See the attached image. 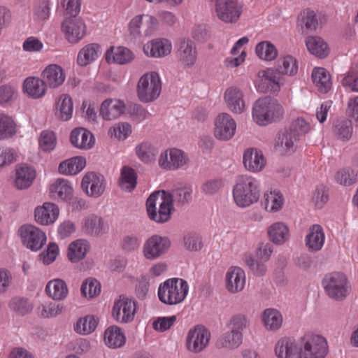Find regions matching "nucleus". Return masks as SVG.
Returning <instances> with one entry per match:
<instances>
[{
	"instance_id": "nucleus-23",
	"label": "nucleus",
	"mask_w": 358,
	"mask_h": 358,
	"mask_svg": "<svg viewBox=\"0 0 358 358\" xmlns=\"http://www.w3.org/2000/svg\"><path fill=\"white\" fill-rule=\"evenodd\" d=\"M299 140L288 129H285L278 133L274 148L275 150L282 155L294 152L296 148Z\"/></svg>"
},
{
	"instance_id": "nucleus-14",
	"label": "nucleus",
	"mask_w": 358,
	"mask_h": 358,
	"mask_svg": "<svg viewBox=\"0 0 358 358\" xmlns=\"http://www.w3.org/2000/svg\"><path fill=\"white\" fill-rule=\"evenodd\" d=\"M300 341L299 337H282L275 344V355L278 358H299Z\"/></svg>"
},
{
	"instance_id": "nucleus-46",
	"label": "nucleus",
	"mask_w": 358,
	"mask_h": 358,
	"mask_svg": "<svg viewBox=\"0 0 358 358\" xmlns=\"http://www.w3.org/2000/svg\"><path fill=\"white\" fill-rule=\"evenodd\" d=\"M136 173L135 171L128 166H124L121 171L120 186L122 189L127 192L132 191L136 186Z\"/></svg>"
},
{
	"instance_id": "nucleus-28",
	"label": "nucleus",
	"mask_w": 358,
	"mask_h": 358,
	"mask_svg": "<svg viewBox=\"0 0 358 358\" xmlns=\"http://www.w3.org/2000/svg\"><path fill=\"white\" fill-rule=\"evenodd\" d=\"M23 90L31 98L39 99L45 95L46 85L43 78L30 76L24 80Z\"/></svg>"
},
{
	"instance_id": "nucleus-43",
	"label": "nucleus",
	"mask_w": 358,
	"mask_h": 358,
	"mask_svg": "<svg viewBox=\"0 0 358 358\" xmlns=\"http://www.w3.org/2000/svg\"><path fill=\"white\" fill-rule=\"evenodd\" d=\"M306 46L309 52L320 58H324L329 53L327 44L318 36H309L306 41Z\"/></svg>"
},
{
	"instance_id": "nucleus-17",
	"label": "nucleus",
	"mask_w": 358,
	"mask_h": 358,
	"mask_svg": "<svg viewBox=\"0 0 358 358\" xmlns=\"http://www.w3.org/2000/svg\"><path fill=\"white\" fill-rule=\"evenodd\" d=\"M243 163L247 171L259 173L265 167L266 161L261 150L248 148L244 151Z\"/></svg>"
},
{
	"instance_id": "nucleus-60",
	"label": "nucleus",
	"mask_w": 358,
	"mask_h": 358,
	"mask_svg": "<svg viewBox=\"0 0 358 358\" xmlns=\"http://www.w3.org/2000/svg\"><path fill=\"white\" fill-rule=\"evenodd\" d=\"M141 243V239L135 235H127L123 237L121 242L122 249L127 253L137 250Z\"/></svg>"
},
{
	"instance_id": "nucleus-55",
	"label": "nucleus",
	"mask_w": 358,
	"mask_h": 358,
	"mask_svg": "<svg viewBox=\"0 0 358 358\" xmlns=\"http://www.w3.org/2000/svg\"><path fill=\"white\" fill-rule=\"evenodd\" d=\"M9 307L17 313L24 315L32 310V306L27 299L14 297L9 302Z\"/></svg>"
},
{
	"instance_id": "nucleus-8",
	"label": "nucleus",
	"mask_w": 358,
	"mask_h": 358,
	"mask_svg": "<svg viewBox=\"0 0 358 358\" xmlns=\"http://www.w3.org/2000/svg\"><path fill=\"white\" fill-rule=\"evenodd\" d=\"M19 234L23 245L32 251L39 250L46 242L45 233L34 225L22 226Z\"/></svg>"
},
{
	"instance_id": "nucleus-10",
	"label": "nucleus",
	"mask_w": 358,
	"mask_h": 358,
	"mask_svg": "<svg viewBox=\"0 0 358 358\" xmlns=\"http://www.w3.org/2000/svg\"><path fill=\"white\" fill-rule=\"evenodd\" d=\"M157 24L156 18L149 15H141L134 17L129 23L130 34L138 38L141 36H150Z\"/></svg>"
},
{
	"instance_id": "nucleus-18",
	"label": "nucleus",
	"mask_w": 358,
	"mask_h": 358,
	"mask_svg": "<svg viewBox=\"0 0 358 358\" xmlns=\"http://www.w3.org/2000/svg\"><path fill=\"white\" fill-rule=\"evenodd\" d=\"M62 29L66 39L71 43H76L83 38L86 33V26L80 19L69 18L62 23Z\"/></svg>"
},
{
	"instance_id": "nucleus-38",
	"label": "nucleus",
	"mask_w": 358,
	"mask_h": 358,
	"mask_svg": "<svg viewBox=\"0 0 358 358\" xmlns=\"http://www.w3.org/2000/svg\"><path fill=\"white\" fill-rule=\"evenodd\" d=\"M269 239L276 245H282L289 237L288 227L282 222H278L271 224L268 229Z\"/></svg>"
},
{
	"instance_id": "nucleus-32",
	"label": "nucleus",
	"mask_w": 358,
	"mask_h": 358,
	"mask_svg": "<svg viewBox=\"0 0 358 358\" xmlns=\"http://www.w3.org/2000/svg\"><path fill=\"white\" fill-rule=\"evenodd\" d=\"M301 15V20L306 28L310 31L322 27L327 22V17L322 12H315L313 10L307 9L303 10Z\"/></svg>"
},
{
	"instance_id": "nucleus-33",
	"label": "nucleus",
	"mask_w": 358,
	"mask_h": 358,
	"mask_svg": "<svg viewBox=\"0 0 358 358\" xmlns=\"http://www.w3.org/2000/svg\"><path fill=\"white\" fill-rule=\"evenodd\" d=\"M50 193L52 198L57 200L67 201L71 199L73 188L64 179L58 178L50 186Z\"/></svg>"
},
{
	"instance_id": "nucleus-3",
	"label": "nucleus",
	"mask_w": 358,
	"mask_h": 358,
	"mask_svg": "<svg viewBox=\"0 0 358 358\" xmlns=\"http://www.w3.org/2000/svg\"><path fill=\"white\" fill-rule=\"evenodd\" d=\"M188 291L189 285L185 280L172 278L159 285L157 294L163 303L173 306L182 303L185 299Z\"/></svg>"
},
{
	"instance_id": "nucleus-34",
	"label": "nucleus",
	"mask_w": 358,
	"mask_h": 358,
	"mask_svg": "<svg viewBox=\"0 0 358 358\" xmlns=\"http://www.w3.org/2000/svg\"><path fill=\"white\" fill-rule=\"evenodd\" d=\"M36 177V172L32 167L22 164L16 169L15 185L17 189L29 187Z\"/></svg>"
},
{
	"instance_id": "nucleus-63",
	"label": "nucleus",
	"mask_w": 358,
	"mask_h": 358,
	"mask_svg": "<svg viewBox=\"0 0 358 358\" xmlns=\"http://www.w3.org/2000/svg\"><path fill=\"white\" fill-rule=\"evenodd\" d=\"M282 205V196L275 192H271L266 195L265 208L269 211H277L281 208Z\"/></svg>"
},
{
	"instance_id": "nucleus-24",
	"label": "nucleus",
	"mask_w": 358,
	"mask_h": 358,
	"mask_svg": "<svg viewBox=\"0 0 358 358\" xmlns=\"http://www.w3.org/2000/svg\"><path fill=\"white\" fill-rule=\"evenodd\" d=\"M41 77L45 85L52 88H56L62 85L66 78L63 69L57 64L48 66L42 71Z\"/></svg>"
},
{
	"instance_id": "nucleus-64",
	"label": "nucleus",
	"mask_w": 358,
	"mask_h": 358,
	"mask_svg": "<svg viewBox=\"0 0 358 358\" xmlns=\"http://www.w3.org/2000/svg\"><path fill=\"white\" fill-rule=\"evenodd\" d=\"M176 320L177 317L176 315L159 317L153 322L152 327L155 330L163 332L170 329L173 325Z\"/></svg>"
},
{
	"instance_id": "nucleus-36",
	"label": "nucleus",
	"mask_w": 358,
	"mask_h": 358,
	"mask_svg": "<svg viewBox=\"0 0 358 358\" xmlns=\"http://www.w3.org/2000/svg\"><path fill=\"white\" fill-rule=\"evenodd\" d=\"M134 59L133 53L127 48H110L106 53V59L108 62L119 64H125Z\"/></svg>"
},
{
	"instance_id": "nucleus-41",
	"label": "nucleus",
	"mask_w": 358,
	"mask_h": 358,
	"mask_svg": "<svg viewBox=\"0 0 358 358\" xmlns=\"http://www.w3.org/2000/svg\"><path fill=\"white\" fill-rule=\"evenodd\" d=\"M262 320L266 329L275 331L279 329L282 323L281 313L275 308H267L262 315Z\"/></svg>"
},
{
	"instance_id": "nucleus-4",
	"label": "nucleus",
	"mask_w": 358,
	"mask_h": 358,
	"mask_svg": "<svg viewBox=\"0 0 358 358\" xmlns=\"http://www.w3.org/2000/svg\"><path fill=\"white\" fill-rule=\"evenodd\" d=\"M284 113L277 100L265 96L257 99L252 107L253 120L259 125H266L280 120Z\"/></svg>"
},
{
	"instance_id": "nucleus-29",
	"label": "nucleus",
	"mask_w": 358,
	"mask_h": 358,
	"mask_svg": "<svg viewBox=\"0 0 358 358\" xmlns=\"http://www.w3.org/2000/svg\"><path fill=\"white\" fill-rule=\"evenodd\" d=\"M101 54V47L98 43L87 44L79 51L77 63L80 66H86L97 59Z\"/></svg>"
},
{
	"instance_id": "nucleus-1",
	"label": "nucleus",
	"mask_w": 358,
	"mask_h": 358,
	"mask_svg": "<svg viewBox=\"0 0 358 358\" xmlns=\"http://www.w3.org/2000/svg\"><path fill=\"white\" fill-rule=\"evenodd\" d=\"M192 193L190 187L176 189L172 194H167L165 191L152 193L146 201L149 217L157 223L167 222L174 211L173 200L180 203L188 202L192 199Z\"/></svg>"
},
{
	"instance_id": "nucleus-26",
	"label": "nucleus",
	"mask_w": 358,
	"mask_h": 358,
	"mask_svg": "<svg viewBox=\"0 0 358 358\" xmlns=\"http://www.w3.org/2000/svg\"><path fill=\"white\" fill-rule=\"evenodd\" d=\"M224 99L229 109L236 113H241L245 109L243 92L236 87L228 88L224 93Z\"/></svg>"
},
{
	"instance_id": "nucleus-54",
	"label": "nucleus",
	"mask_w": 358,
	"mask_h": 358,
	"mask_svg": "<svg viewBox=\"0 0 358 358\" xmlns=\"http://www.w3.org/2000/svg\"><path fill=\"white\" fill-rule=\"evenodd\" d=\"M39 146L44 152L53 150L57 144V138L53 131L49 130L43 131L39 138Z\"/></svg>"
},
{
	"instance_id": "nucleus-12",
	"label": "nucleus",
	"mask_w": 358,
	"mask_h": 358,
	"mask_svg": "<svg viewBox=\"0 0 358 358\" xmlns=\"http://www.w3.org/2000/svg\"><path fill=\"white\" fill-rule=\"evenodd\" d=\"M176 57L182 66H192L196 62L197 49L191 39H181L176 45Z\"/></svg>"
},
{
	"instance_id": "nucleus-39",
	"label": "nucleus",
	"mask_w": 358,
	"mask_h": 358,
	"mask_svg": "<svg viewBox=\"0 0 358 358\" xmlns=\"http://www.w3.org/2000/svg\"><path fill=\"white\" fill-rule=\"evenodd\" d=\"M86 165L85 159L76 157L62 162L59 165V172L65 175H76L81 171Z\"/></svg>"
},
{
	"instance_id": "nucleus-51",
	"label": "nucleus",
	"mask_w": 358,
	"mask_h": 358,
	"mask_svg": "<svg viewBox=\"0 0 358 358\" xmlns=\"http://www.w3.org/2000/svg\"><path fill=\"white\" fill-rule=\"evenodd\" d=\"M257 55L262 59L273 60L278 55L275 46L268 41L259 43L255 48Z\"/></svg>"
},
{
	"instance_id": "nucleus-56",
	"label": "nucleus",
	"mask_w": 358,
	"mask_h": 358,
	"mask_svg": "<svg viewBox=\"0 0 358 358\" xmlns=\"http://www.w3.org/2000/svg\"><path fill=\"white\" fill-rule=\"evenodd\" d=\"M80 290L85 296L93 297L100 293L101 285L96 279L88 278L83 283Z\"/></svg>"
},
{
	"instance_id": "nucleus-40",
	"label": "nucleus",
	"mask_w": 358,
	"mask_h": 358,
	"mask_svg": "<svg viewBox=\"0 0 358 358\" xmlns=\"http://www.w3.org/2000/svg\"><path fill=\"white\" fill-rule=\"evenodd\" d=\"M90 245L87 241L79 239L72 242L68 249V258L71 262H78L85 258Z\"/></svg>"
},
{
	"instance_id": "nucleus-45",
	"label": "nucleus",
	"mask_w": 358,
	"mask_h": 358,
	"mask_svg": "<svg viewBox=\"0 0 358 358\" xmlns=\"http://www.w3.org/2000/svg\"><path fill=\"white\" fill-rule=\"evenodd\" d=\"M249 325L247 317L241 314L231 317L227 323V327L233 336H242Z\"/></svg>"
},
{
	"instance_id": "nucleus-9",
	"label": "nucleus",
	"mask_w": 358,
	"mask_h": 358,
	"mask_svg": "<svg viewBox=\"0 0 358 358\" xmlns=\"http://www.w3.org/2000/svg\"><path fill=\"white\" fill-rule=\"evenodd\" d=\"M170 246L171 241L169 238L153 235L143 245V255L147 259H156L164 255L169 250Z\"/></svg>"
},
{
	"instance_id": "nucleus-19",
	"label": "nucleus",
	"mask_w": 358,
	"mask_h": 358,
	"mask_svg": "<svg viewBox=\"0 0 358 358\" xmlns=\"http://www.w3.org/2000/svg\"><path fill=\"white\" fill-rule=\"evenodd\" d=\"M187 158L185 153L178 149H171L169 152H164L160 155L159 159V164L161 167L169 169L176 170L187 164Z\"/></svg>"
},
{
	"instance_id": "nucleus-44",
	"label": "nucleus",
	"mask_w": 358,
	"mask_h": 358,
	"mask_svg": "<svg viewBox=\"0 0 358 358\" xmlns=\"http://www.w3.org/2000/svg\"><path fill=\"white\" fill-rule=\"evenodd\" d=\"M276 71L283 75L294 76L298 72V63L292 56L280 58L277 62Z\"/></svg>"
},
{
	"instance_id": "nucleus-15",
	"label": "nucleus",
	"mask_w": 358,
	"mask_h": 358,
	"mask_svg": "<svg viewBox=\"0 0 358 358\" xmlns=\"http://www.w3.org/2000/svg\"><path fill=\"white\" fill-rule=\"evenodd\" d=\"M135 311V302L128 298L120 296L115 302L113 315L117 322L127 323L134 320Z\"/></svg>"
},
{
	"instance_id": "nucleus-52",
	"label": "nucleus",
	"mask_w": 358,
	"mask_h": 358,
	"mask_svg": "<svg viewBox=\"0 0 358 358\" xmlns=\"http://www.w3.org/2000/svg\"><path fill=\"white\" fill-rule=\"evenodd\" d=\"M243 261L253 275L256 276H262L267 271L264 262L259 259L256 260L252 254H245Z\"/></svg>"
},
{
	"instance_id": "nucleus-30",
	"label": "nucleus",
	"mask_w": 358,
	"mask_h": 358,
	"mask_svg": "<svg viewBox=\"0 0 358 358\" xmlns=\"http://www.w3.org/2000/svg\"><path fill=\"white\" fill-rule=\"evenodd\" d=\"M71 143L76 148L90 149L94 143V136L91 132L83 129H73L70 135Z\"/></svg>"
},
{
	"instance_id": "nucleus-13",
	"label": "nucleus",
	"mask_w": 358,
	"mask_h": 358,
	"mask_svg": "<svg viewBox=\"0 0 358 358\" xmlns=\"http://www.w3.org/2000/svg\"><path fill=\"white\" fill-rule=\"evenodd\" d=\"M81 186L87 195L97 198L105 191L106 180L100 173L90 172L83 177Z\"/></svg>"
},
{
	"instance_id": "nucleus-2",
	"label": "nucleus",
	"mask_w": 358,
	"mask_h": 358,
	"mask_svg": "<svg viewBox=\"0 0 358 358\" xmlns=\"http://www.w3.org/2000/svg\"><path fill=\"white\" fill-rule=\"evenodd\" d=\"M259 182L252 176L241 175L236 180L233 197L236 204L246 208L257 203L260 197Z\"/></svg>"
},
{
	"instance_id": "nucleus-6",
	"label": "nucleus",
	"mask_w": 358,
	"mask_h": 358,
	"mask_svg": "<svg viewBox=\"0 0 358 358\" xmlns=\"http://www.w3.org/2000/svg\"><path fill=\"white\" fill-rule=\"evenodd\" d=\"M162 84L159 76L156 72L143 75L137 85V94L143 102H150L160 94Z\"/></svg>"
},
{
	"instance_id": "nucleus-57",
	"label": "nucleus",
	"mask_w": 358,
	"mask_h": 358,
	"mask_svg": "<svg viewBox=\"0 0 358 358\" xmlns=\"http://www.w3.org/2000/svg\"><path fill=\"white\" fill-rule=\"evenodd\" d=\"M223 187V181L220 178H212L205 181L201 186V192L208 196L217 194Z\"/></svg>"
},
{
	"instance_id": "nucleus-22",
	"label": "nucleus",
	"mask_w": 358,
	"mask_h": 358,
	"mask_svg": "<svg viewBox=\"0 0 358 358\" xmlns=\"http://www.w3.org/2000/svg\"><path fill=\"white\" fill-rule=\"evenodd\" d=\"M125 110L124 103L120 99H108L105 100L100 107V115L106 120H112L119 117Z\"/></svg>"
},
{
	"instance_id": "nucleus-58",
	"label": "nucleus",
	"mask_w": 358,
	"mask_h": 358,
	"mask_svg": "<svg viewBox=\"0 0 358 358\" xmlns=\"http://www.w3.org/2000/svg\"><path fill=\"white\" fill-rule=\"evenodd\" d=\"M288 130L299 141L301 136L309 131L310 125L303 118H297L292 122Z\"/></svg>"
},
{
	"instance_id": "nucleus-7",
	"label": "nucleus",
	"mask_w": 358,
	"mask_h": 358,
	"mask_svg": "<svg viewBox=\"0 0 358 358\" xmlns=\"http://www.w3.org/2000/svg\"><path fill=\"white\" fill-rule=\"evenodd\" d=\"M301 338L299 358H324L329 352L324 337H299Z\"/></svg>"
},
{
	"instance_id": "nucleus-27",
	"label": "nucleus",
	"mask_w": 358,
	"mask_h": 358,
	"mask_svg": "<svg viewBox=\"0 0 358 358\" xmlns=\"http://www.w3.org/2000/svg\"><path fill=\"white\" fill-rule=\"evenodd\" d=\"M59 215L58 207L52 203H44L41 207L35 210L36 222L43 225L53 223Z\"/></svg>"
},
{
	"instance_id": "nucleus-47",
	"label": "nucleus",
	"mask_w": 358,
	"mask_h": 358,
	"mask_svg": "<svg viewBox=\"0 0 358 358\" xmlns=\"http://www.w3.org/2000/svg\"><path fill=\"white\" fill-rule=\"evenodd\" d=\"M136 152L139 159L146 164L155 160L157 150L148 142H143L136 147Z\"/></svg>"
},
{
	"instance_id": "nucleus-62",
	"label": "nucleus",
	"mask_w": 358,
	"mask_h": 358,
	"mask_svg": "<svg viewBox=\"0 0 358 358\" xmlns=\"http://www.w3.org/2000/svg\"><path fill=\"white\" fill-rule=\"evenodd\" d=\"M50 8L48 0H41L34 6V15L38 20H45L50 16Z\"/></svg>"
},
{
	"instance_id": "nucleus-37",
	"label": "nucleus",
	"mask_w": 358,
	"mask_h": 358,
	"mask_svg": "<svg viewBox=\"0 0 358 358\" xmlns=\"http://www.w3.org/2000/svg\"><path fill=\"white\" fill-rule=\"evenodd\" d=\"M312 80L320 92L327 93L331 88V76L324 68H315L312 72Z\"/></svg>"
},
{
	"instance_id": "nucleus-59",
	"label": "nucleus",
	"mask_w": 358,
	"mask_h": 358,
	"mask_svg": "<svg viewBox=\"0 0 358 358\" xmlns=\"http://www.w3.org/2000/svg\"><path fill=\"white\" fill-rule=\"evenodd\" d=\"M210 337H187V347L193 352H199L208 344Z\"/></svg>"
},
{
	"instance_id": "nucleus-11",
	"label": "nucleus",
	"mask_w": 358,
	"mask_h": 358,
	"mask_svg": "<svg viewBox=\"0 0 358 358\" xmlns=\"http://www.w3.org/2000/svg\"><path fill=\"white\" fill-rule=\"evenodd\" d=\"M213 3L217 17L227 23L236 22L241 15L237 3L233 0H208Z\"/></svg>"
},
{
	"instance_id": "nucleus-48",
	"label": "nucleus",
	"mask_w": 358,
	"mask_h": 358,
	"mask_svg": "<svg viewBox=\"0 0 358 358\" xmlns=\"http://www.w3.org/2000/svg\"><path fill=\"white\" fill-rule=\"evenodd\" d=\"M85 229L87 234L98 236L104 230L103 218L96 215H90L85 220Z\"/></svg>"
},
{
	"instance_id": "nucleus-49",
	"label": "nucleus",
	"mask_w": 358,
	"mask_h": 358,
	"mask_svg": "<svg viewBox=\"0 0 358 358\" xmlns=\"http://www.w3.org/2000/svg\"><path fill=\"white\" fill-rule=\"evenodd\" d=\"M97 326V322L92 315L80 318L74 325V330L79 334H90Z\"/></svg>"
},
{
	"instance_id": "nucleus-16",
	"label": "nucleus",
	"mask_w": 358,
	"mask_h": 358,
	"mask_svg": "<svg viewBox=\"0 0 358 358\" xmlns=\"http://www.w3.org/2000/svg\"><path fill=\"white\" fill-rule=\"evenodd\" d=\"M236 128V122L231 115L222 113L216 119L215 136L220 140L227 141L234 136Z\"/></svg>"
},
{
	"instance_id": "nucleus-50",
	"label": "nucleus",
	"mask_w": 358,
	"mask_h": 358,
	"mask_svg": "<svg viewBox=\"0 0 358 358\" xmlns=\"http://www.w3.org/2000/svg\"><path fill=\"white\" fill-rule=\"evenodd\" d=\"M16 124L12 117L2 115L0 117V141L9 138L15 134Z\"/></svg>"
},
{
	"instance_id": "nucleus-35",
	"label": "nucleus",
	"mask_w": 358,
	"mask_h": 358,
	"mask_svg": "<svg viewBox=\"0 0 358 358\" xmlns=\"http://www.w3.org/2000/svg\"><path fill=\"white\" fill-rule=\"evenodd\" d=\"M45 292L53 300L61 301L67 296L69 290L66 282L63 280L57 278L47 283Z\"/></svg>"
},
{
	"instance_id": "nucleus-25",
	"label": "nucleus",
	"mask_w": 358,
	"mask_h": 358,
	"mask_svg": "<svg viewBox=\"0 0 358 358\" xmlns=\"http://www.w3.org/2000/svg\"><path fill=\"white\" fill-rule=\"evenodd\" d=\"M261 78L257 85V90L262 92H276L279 90V76L272 69H267L259 73Z\"/></svg>"
},
{
	"instance_id": "nucleus-21",
	"label": "nucleus",
	"mask_w": 358,
	"mask_h": 358,
	"mask_svg": "<svg viewBox=\"0 0 358 358\" xmlns=\"http://www.w3.org/2000/svg\"><path fill=\"white\" fill-rule=\"evenodd\" d=\"M171 43L164 38H157L148 42L143 46L144 53L151 57H162L171 52Z\"/></svg>"
},
{
	"instance_id": "nucleus-42",
	"label": "nucleus",
	"mask_w": 358,
	"mask_h": 358,
	"mask_svg": "<svg viewBox=\"0 0 358 358\" xmlns=\"http://www.w3.org/2000/svg\"><path fill=\"white\" fill-rule=\"evenodd\" d=\"M73 110V104L71 98L68 94H62L56 106V115L64 121L71 118Z\"/></svg>"
},
{
	"instance_id": "nucleus-20",
	"label": "nucleus",
	"mask_w": 358,
	"mask_h": 358,
	"mask_svg": "<svg viewBox=\"0 0 358 358\" xmlns=\"http://www.w3.org/2000/svg\"><path fill=\"white\" fill-rule=\"evenodd\" d=\"M226 287L229 292L237 293L245 287V274L244 271L238 266H231L225 275Z\"/></svg>"
},
{
	"instance_id": "nucleus-31",
	"label": "nucleus",
	"mask_w": 358,
	"mask_h": 358,
	"mask_svg": "<svg viewBox=\"0 0 358 358\" xmlns=\"http://www.w3.org/2000/svg\"><path fill=\"white\" fill-rule=\"evenodd\" d=\"M324 234L320 225L314 224L310 229L306 237V244L311 251L320 250L324 243Z\"/></svg>"
},
{
	"instance_id": "nucleus-5",
	"label": "nucleus",
	"mask_w": 358,
	"mask_h": 358,
	"mask_svg": "<svg viewBox=\"0 0 358 358\" xmlns=\"http://www.w3.org/2000/svg\"><path fill=\"white\" fill-rule=\"evenodd\" d=\"M322 284L327 295L335 301L345 299L350 291L346 275L341 272L326 274Z\"/></svg>"
},
{
	"instance_id": "nucleus-53",
	"label": "nucleus",
	"mask_w": 358,
	"mask_h": 358,
	"mask_svg": "<svg viewBox=\"0 0 358 358\" xmlns=\"http://www.w3.org/2000/svg\"><path fill=\"white\" fill-rule=\"evenodd\" d=\"M335 180L341 185L350 186L358 181V175L353 169H343L336 173Z\"/></svg>"
},
{
	"instance_id": "nucleus-61",
	"label": "nucleus",
	"mask_w": 358,
	"mask_h": 358,
	"mask_svg": "<svg viewBox=\"0 0 358 358\" xmlns=\"http://www.w3.org/2000/svg\"><path fill=\"white\" fill-rule=\"evenodd\" d=\"M62 306L52 302L42 304L38 308L40 315L45 318L58 315L62 313Z\"/></svg>"
}]
</instances>
